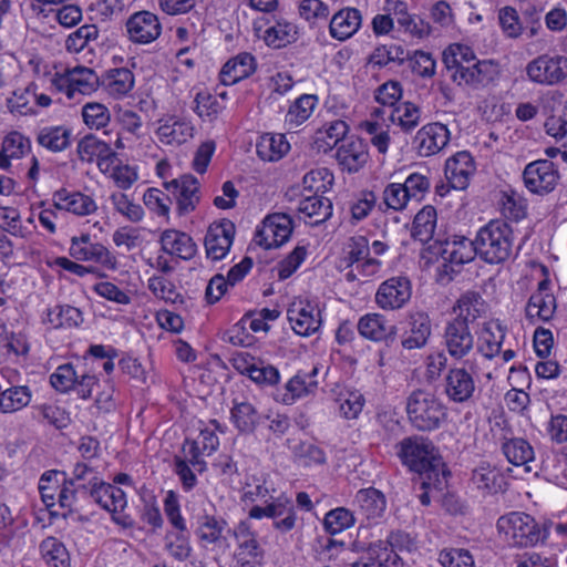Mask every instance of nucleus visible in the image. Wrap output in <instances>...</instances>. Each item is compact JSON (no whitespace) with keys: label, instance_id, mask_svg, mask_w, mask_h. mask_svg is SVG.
<instances>
[{"label":"nucleus","instance_id":"obj_1","mask_svg":"<svg viewBox=\"0 0 567 567\" xmlns=\"http://www.w3.org/2000/svg\"><path fill=\"white\" fill-rule=\"evenodd\" d=\"M398 455L402 463L419 474L425 488L446 487V470L434 444L424 436H409L398 444Z\"/></svg>","mask_w":567,"mask_h":567},{"label":"nucleus","instance_id":"obj_2","mask_svg":"<svg viewBox=\"0 0 567 567\" xmlns=\"http://www.w3.org/2000/svg\"><path fill=\"white\" fill-rule=\"evenodd\" d=\"M474 245L477 256L485 262L502 264L511 257L513 251V229L504 220H491L477 231Z\"/></svg>","mask_w":567,"mask_h":567},{"label":"nucleus","instance_id":"obj_3","mask_svg":"<svg viewBox=\"0 0 567 567\" xmlns=\"http://www.w3.org/2000/svg\"><path fill=\"white\" fill-rule=\"evenodd\" d=\"M497 528L518 547L535 546L545 540L548 535L545 526H540L534 517L520 512H512L499 517Z\"/></svg>","mask_w":567,"mask_h":567},{"label":"nucleus","instance_id":"obj_4","mask_svg":"<svg viewBox=\"0 0 567 567\" xmlns=\"http://www.w3.org/2000/svg\"><path fill=\"white\" fill-rule=\"evenodd\" d=\"M406 412L411 424L420 431H432L445 417V409L431 392L415 390L408 398Z\"/></svg>","mask_w":567,"mask_h":567},{"label":"nucleus","instance_id":"obj_5","mask_svg":"<svg viewBox=\"0 0 567 567\" xmlns=\"http://www.w3.org/2000/svg\"><path fill=\"white\" fill-rule=\"evenodd\" d=\"M530 81L540 85H556L567 79V56L543 54L532 60L526 66Z\"/></svg>","mask_w":567,"mask_h":567},{"label":"nucleus","instance_id":"obj_6","mask_svg":"<svg viewBox=\"0 0 567 567\" xmlns=\"http://www.w3.org/2000/svg\"><path fill=\"white\" fill-rule=\"evenodd\" d=\"M559 173L555 163L548 159H538L526 165L523 179L526 188L534 194H548L555 189L559 181Z\"/></svg>","mask_w":567,"mask_h":567},{"label":"nucleus","instance_id":"obj_7","mask_svg":"<svg viewBox=\"0 0 567 567\" xmlns=\"http://www.w3.org/2000/svg\"><path fill=\"white\" fill-rule=\"evenodd\" d=\"M293 229L292 219L284 213L269 215L257 230L255 241L266 249L277 248L284 245L291 236Z\"/></svg>","mask_w":567,"mask_h":567},{"label":"nucleus","instance_id":"obj_8","mask_svg":"<svg viewBox=\"0 0 567 567\" xmlns=\"http://www.w3.org/2000/svg\"><path fill=\"white\" fill-rule=\"evenodd\" d=\"M439 254L443 260L442 266L439 268L440 277L443 279L446 276L449 280L452 279L453 274L458 271L454 268L455 266L460 267L470 262L477 255L474 240L465 237L452 241L446 240Z\"/></svg>","mask_w":567,"mask_h":567},{"label":"nucleus","instance_id":"obj_9","mask_svg":"<svg viewBox=\"0 0 567 567\" xmlns=\"http://www.w3.org/2000/svg\"><path fill=\"white\" fill-rule=\"evenodd\" d=\"M235 230V224L229 219L213 223L204 240L207 257L212 260L223 259L233 245Z\"/></svg>","mask_w":567,"mask_h":567},{"label":"nucleus","instance_id":"obj_10","mask_svg":"<svg viewBox=\"0 0 567 567\" xmlns=\"http://www.w3.org/2000/svg\"><path fill=\"white\" fill-rule=\"evenodd\" d=\"M443 340L449 354L455 360L463 359L474 348V336L463 319H452L446 323Z\"/></svg>","mask_w":567,"mask_h":567},{"label":"nucleus","instance_id":"obj_11","mask_svg":"<svg viewBox=\"0 0 567 567\" xmlns=\"http://www.w3.org/2000/svg\"><path fill=\"white\" fill-rule=\"evenodd\" d=\"M411 293V282L406 277H392L380 285L375 302L384 310H395L410 300Z\"/></svg>","mask_w":567,"mask_h":567},{"label":"nucleus","instance_id":"obj_12","mask_svg":"<svg viewBox=\"0 0 567 567\" xmlns=\"http://www.w3.org/2000/svg\"><path fill=\"white\" fill-rule=\"evenodd\" d=\"M164 187L176 199L179 215H186L196 208L199 202V183L192 175H183L171 182L164 183Z\"/></svg>","mask_w":567,"mask_h":567},{"label":"nucleus","instance_id":"obj_13","mask_svg":"<svg viewBox=\"0 0 567 567\" xmlns=\"http://www.w3.org/2000/svg\"><path fill=\"white\" fill-rule=\"evenodd\" d=\"M336 158L342 171L357 173L369 161L368 144L358 136H350L338 146Z\"/></svg>","mask_w":567,"mask_h":567},{"label":"nucleus","instance_id":"obj_14","mask_svg":"<svg viewBox=\"0 0 567 567\" xmlns=\"http://www.w3.org/2000/svg\"><path fill=\"white\" fill-rule=\"evenodd\" d=\"M287 315L293 331L300 336H310L321 326L320 310L308 301L292 302Z\"/></svg>","mask_w":567,"mask_h":567},{"label":"nucleus","instance_id":"obj_15","mask_svg":"<svg viewBox=\"0 0 567 567\" xmlns=\"http://www.w3.org/2000/svg\"><path fill=\"white\" fill-rule=\"evenodd\" d=\"M442 61V76L454 83L458 75L466 72L477 60L470 47L454 43L443 51Z\"/></svg>","mask_w":567,"mask_h":567},{"label":"nucleus","instance_id":"obj_16","mask_svg":"<svg viewBox=\"0 0 567 567\" xmlns=\"http://www.w3.org/2000/svg\"><path fill=\"white\" fill-rule=\"evenodd\" d=\"M130 39L136 43H150L161 34L158 18L150 11H140L130 17L126 22Z\"/></svg>","mask_w":567,"mask_h":567},{"label":"nucleus","instance_id":"obj_17","mask_svg":"<svg viewBox=\"0 0 567 567\" xmlns=\"http://www.w3.org/2000/svg\"><path fill=\"white\" fill-rule=\"evenodd\" d=\"M450 141L447 127L441 123L424 125L415 135L414 142L421 156H431L443 150Z\"/></svg>","mask_w":567,"mask_h":567},{"label":"nucleus","instance_id":"obj_18","mask_svg":"<svg viewBox=\"0 0 567 567\" xmlns=\"http://www.w3.org/2000/svg\"><path fill=\"white\" fill-rule=\"evenodd\" d=\"M444 392L455 403L467 402L475 392V381L464 368L450 369L445 377Z\"/></svg>","mask_w":567,"mask_h":567},{"label":"nucleus","instance_id":"obj_19","mask_svg":"<svg viewBox=\"0 0 567 567\" xmlns=\"http://www.w3.org/2000/svg\"><path fill=\"white\" fill-rule=\"evenodd\" d=\"M549 279H543L537 290L529 297L525 312L530 320L537 318L548 321L553 318L556 310V298L549 292Z\"/></svg>","mask_w":567,"mask_h":567},{"label":"nucleus","instance_id":"obj_20","mask_svg":"<svg viewBox=\"0 0 567 567\" xmlns=\"http://www.w3.org/2000/svg\"><path fill=\"white\" fill-rule=\"evenodd\" d=\"M499 75L498 64L492 60L476 61L470 69L460 74L454 82L460 87H481L494 82Z\"/></svg>","mask_w":567,"mask_h":567},{"label":"nucleus","instance_id":"obj_21","mask_svg":"<svg viewBox=\"0 0 567 567\" xmlns=\"http://www.w3.org/2000/svg\"><path fill=\"white\" fill-rule=\"evenodd\" d=\"M474 171L473 157L466 151L456 153L445 163V176L454 189H465Z\"/></svg>","mask_w":567,"mask_h":567},{"label":"nucleus","instance_id":"obj_22","mask_svg":"<svg viewBox=\"0 0 567 567\" xmlns=\"http://www.w3.org/2000/svg\"><path fill=\"white\" fill-rule=\"evenodd\" d=\"M159 241L164 252L184 260L192 259L197 252V245L193 238L184 231L176 229L164 230Z\"/></svg>","mask_w":567,"mask_h":567},{"label":"nucleus","instance_id":"obj_23","mask_svg":"<svg viewBox=\"0 0 567 567\" xmlns=\"http://www.w3.org/2000/svg\"><path fill=\"white\" fill-rule=\"evenodd\" d=\"M54 207L60 210H66L78 216H85L96 210L95 202L82 193H70L61 188L53 194Z\"/></svg>","mask_w":567,"mask_h":567},{"label":"nucleus","instance_id":"obj_24","mask_svg":"<svg viewBox=\"0 0 567 567\" xmlns=\"http://www.w3.org/2000/svg\"><path fill=\"white\" fill-rule=\"evenodd\" d=\"M358 330L362 337L373 341H392L396 334V327L379 313L362 317L358 322Z\"/></svg>","mask_w":567,"mask_h":567},{"label":"nucleus","instance_id":"obj_25","mask_svg":"<svg viewBox=\"0 0 567 567\" xmlns=\"http://www.w3.org/2000/svg\"><path fill=\"white\" fill-rule=\"evenodd\" d=\"M361 13L354 8H344L333 14L329 32L333 39L344 41L351 38L361 25Z\"/></svg>","mask_w":567,"mask_h":567},{"label":"nucleus","instance_id":"obj_26","mask_svg":"<svg viewBox=\"0 0 567 567\" xmlns=\"http://www.w3.org/2000/svg\"><path fill=\"white\" fill-rule=\"evenodd\" d=\"M256 70L254 55L247 52L239 53L228 60L219 73L224 85H231L251 75Z\"/></svg>","mask_w":567,"mask_h":567},{"label":"nucleus","instance_id":"obj_27","mask_svg":"<svg viewBox=\"0 0 567 567\" xmlns=\"http://www.w3.org/2000/svg\"><path fill=\"white\" fill-rule=\"evenodd\" d=\"M159 122L161 125L158 126L156 134L163 144L181 145L193 137L194 128L190 122L186 120L171 116L166 120H161Z\"/></svg>","mask_w":567,"mask_h":567},{"label":"nucleus","instance_id":"obj_28","mask_svg":"<svg viewBox=\"0 0 567 567\" xmlns=\"http://www.w3.org/2000/svg\"><path fill=\"white\" fill-rule=\"evenodd\" d=\"M409 336L403 338L402 347L408 350L424 347L431 336V319L425 312H415L409 317Z\"/></svg>","mask_w":567,"mask_h":567},{"label":"nucleus","instance_id":"obj_29","mask_svg":"<svg viewBox=\"0 0 567 567\" xmlns=\"http://www.w3.org/2000/svg\"><path fill=\"white\" fill-rule=\"evenodd\" d=\"M78 154L80 159L85 162H93L94 158H97L100 167L115 156L110 144L93 134H87L79 141Z\"/></svg>","mask_w":567,"mask_h":567},{"label":"nucleus","instance_id":"obj_30","mask_svg":"<svg viewBox=\"0 0 567 567\" xmlns=\"http://www.w3.org/2000/svg\"><path fill=\"white\" fill-rule=\"evenodd\" d=\"M236 538L238 542V561L249 564L259 561L264 558V549L259 545L255 533H252L246 523H240L237 527Z\"/></svg>","mask_w":567,"mask_h":567},{"label":"nucleus","instance_id":"obj_31","mask_svg":"<svg viewBox=\"0 0 567 567\" xmlns=\"http://www.w3.org/2000/svg\"><path fill=\"white\" fill-rule=\"evenodd\" d=\"M354 503L359 514L368 520L382 517L385 511L384 495L373 487L360 489L355 495Z\"/></svg>","mask_w":567,"mask_h":567},{"label":"nucleus","instance_id":"obj_32","mask_svg":"<svg viewBox=\"0 0 567 567\" xmlns=\"http://www.w3.org/2000/svg\"><path fill=\"white\" fill-rule=\"evenodd\" d=\"M298 210L302 213L311 226H318L329 219L332 215V203L329 198L321 196H307L299 203Z\"/></svg>","mask_w":567,"mask_h":567},{"label":"nucleus","instance_id":"obj_33","mask_svg":"<svg viewBox=\"0 0 567 567\" xmlns=\"http://www.w3.org/2000/svg\"><path fill=\"white\" fill-rule=\"evenodd\" d=\"M227 523L223 518L210 515H204L198 520L196 534L204 546L214 545L223 547L226 544V537L223 535Z\"/></svg>","mask_w":567,"mask_h":567},{"label":"nucleus","instance_id":"obj_34","mask_svg":"<svg viewBox=\"0 0 567 567\" xmlns=\"http://www.w3.org/2000/svg\"><path fill=\"white\" fill-rule=\"evenodd\" d=\"M502 451L507 461L515 466H525L530 471L528 464L534 461L535 453L530 443L523 437H513L502 444Z\"/></svg>","mask_w":567,"mask_h":567},{"label":"nucleus","instance_id":"obj_35","mask_svg":"<svg viewBox=\"0 0 567 567\" xmlns=\"http://www.w3.org/2000/svg\"><path fill=\"white\" fill-rule=\"evenodd\" d=\"M290 145L282 134H265L256 145V152L262 161L275 162L288 153Z\"/></svg>","mask_w":567,"mask_h":567},{"label":"nucleus","instance_id":"obj_36","mask_svg":"<svg viewBox=\"0 0 567 567\" xmlns=\"http://www.w3.org/2000/svg\"><path fill=\"white\" fill-rule=\"evenodd\" d=\"M102 85L114 97L126 95L134 86V75L125 68L110 70L104 79Z\"/></svg>","mask_w":567,"mask_h":567},{"label":"nucleus","instance_id":"obj_37","mask_svg":"<svg viewBox=\"0 0 567 567\" xmlns=\"http://www.w3.org/2000/svg\"><path fill=\"white\" fill-rule=\"evenodd\" d=\"M71 131L64 126H45L37 135V142L51 152H62L70 146Z\"/></svg>","mask_w":567,"mask_h":567},{"label":"nucleus","instance_id":"obj_38","mask_svg":"<svg viewBox=\"0 0 567 567\" xmlns=\"http://www.w3.org/2000/svg\"><path fill=\"white\" fill-rule=\"evenodd\" d=\"M436 227V209L424 206L414 217L411 235L415 240L425 244L433 238Z\"/></svg>","mask_w":567,"mask_h":567},{"label":"nucleus","instance_id":"obj_39","mask_svg":"<svg viewBox=\"0 0 567 567\" xmlns=\"http://www.w3.org/2000/svg\"><path fill=\"white\" fill-rule=\"evenodd\" d=\"M473 485L483 493L496 494L501 488L502 476L498 471L488 463H481L472 472Z\"/></svg>","mask_w":567,"mask_h":567},{"label":"nucleus","instance_id":"obj_40","mask_svg":"<svg viewBox=\"0 0 567 567\" xmlns=\"http://www.w3.org/2000/svg\"><path fill=\"white\" fill-rule=\"evenodd\" d=\"M31 391L24 385H14L7 389L0 386V411L3 413L17 412L29 404Z\"/></svg>","mask_w":567,"mask_h":567},{"label":"nucleus","instance_id":"obj_41","mask_svg":"<svg viewBox=\"0 0 567 567\" xmlns=\"http://www.w3.org/2000/svg\"><path fill=\"white\" fill-rule=\"evenodd\" d=\"M47 321L53 328H75L83 322V316L75 307L69 305L55 306L48 310Z\"/></svg>","mask_w":567,"mask_h":567},{"label":"nucleus","instance_id":"obj_42","mask_svg":"<svg viewBox=\"0 0 567 567\" xmlns=\"http://www.w3.org/2000/svg\"><path fill=\"white\" fill-rule=\"evenodd\" d=\"M264 40L275 49L284 48L297 40V28L292 23L278 21L265 31Z\"/></svg>","mask_w":567,"mask_h":567},{"label":"nucleus","instance_id":"obj_43","mask_svg":"<svg viewBox=\"0 0 567 567\" xmlns=\"http://www.w3.org/2000/svg\"><path fill=\"white\" fill-rule=\"evenodd\" d=\"M483 303L478 292L466 291L460 297L456 307H454V310H458L454 319H463L470 326L481 316Z\"/></svg>","mask_w":567,"mask_h":567},{"label":"nucleus","instance_id":"obj_44","mask_svg":"<svg viewBox=\"0 0 567 567\" xmlns=\"http://www.w3.org/2000/svg\"><path fill=\"white\" fill-rule=\"evenodd\" d=\"M504 338L505 332L499 323L485 326L481 343L478 344V351L487 359L494 358L499 353Z\"/></svg>","mask_w":567,"mask_h":567},{"label":"nucleus","instance_id":"obj_45","mask_svg":"<svg viewBox=\"0 0 567 567\" xmlns=\"http://www.w3.org/2000/svg\"><path fill=\"white\" fill-rule=\"evenodd\" d=\"M231 417L236 427L243 433H251L255 431L260 415L248 402L236 404L231 410Z\"/></svg>","mask_w":567,"mask_h":567},{"label":"nucleus","instance_id":"obj_46","mask_svg":"<svg viewBox=\"0 0 567 567\" xmlns=\"http://www.w3.org/2000/svg\"><path fill=\"white\" fill-rule=\"evenodd\" d=\"M420 109L411 103L404 102L392 111L390 116L393 123H396L404 132L413 131L420 123Z\"/></svg>","mask_w":567,"mask_h":567},{"label":"nucleus","instance_id":"obj_47","mask_svg":"<svg viewBox=\"0 0 567 567\" xmlns=\"http://www.w3.org/2000/svg\"><path fill=\"white\" fill-rule=\"evenodd\" d=\"M71 71V83L73 89L71 92L81 94H90L96 90L100 83L97 74L89 68L76 66Z\"/></svg>","mask_w":567,"mask_h":567},{"label":"nucleus","instance_id":"obj_48","mask_svg":"<svg viewBox=\"0 0 567 567\" xmlns=\"http://www.w3.org/2000/svg\"><path fill=\"white\" fill-rule=\"evenodd\" d=\"M355 522L354 514L344 507L331 509L323 519L324 528L328 533L334 535L353 526Z\"/></svg>","mask_w":567,"mask_h":567},{"label":"nucleus","instance_id":"obj_49","mask_svg":"<svg viewBox=\"0 0 567 567\" xmlns=\"http://www.w3.org/2000/svg\"><path fill=\"white\" fill-rule=\"evenodd\" d=\"M318 370L315 368L311 373H298L289 380L286 389L290 393V401L307 395L317 388V381L313 380ZM285 401L288 402V399Z\"/></svg>","mask_w":567,"mask_h":567},{"label":"nucleus","instance_id":"obj_50","mask_svg":"<svg viewBox=\"0 0 567 567\" xmlns=\"http://www.w3.org/2000/svg\"><path fill=\"white\" fill-rule=\"evenodd\" d=\"M317 102L318 100L316 95L305 94L300 96L289 107L286 116L287 121L297 125L303 123L312 114Z\"/></svg>","mask_w":567,"mask_h":567},{"label":"nucleus","instance_id":"obj_51","mask_svg":"<svg viewBox=\"0 0 567 567\" xmlns=\"http://www.w3.org/2000/svg\"><path fill=\"white\" fill-rule=\"evenodd\" d=\"M40 551L49 566L64 567L66 549L56 538L48 537L42 540L40 544Z\"/></svg>","mask_w":567,"mask_h":567},{"label":"nucleus","instance_id":"obj_52","mask_svg":"<svg viewBox=\"0 0 567 567\" xmlns=\"http://www.w3.org/2000/svg\"><path fill=\"white\" fill-rule=\"evenodd\" d=\"M405 60L404 49L401 45L378 47L369 58V63L382 68L390 62L402 64Z\"/></svg>","mask_w":567,"mask_h":567},{"label":"nucleus","instance_id":"obj_53","mask_svg":"<svg viewBox=\"0 0 567 567\" xmlns=\"http://www.w3.org/2000/svg\"><path fill=\"white\" fill-rule=\"evenodd\" d=\"M97 28L94 24L82 25L68 37L65 48L70 52H80L89 41L97 38Z\"/></svg>","mask_w":567,"mask_h":567},{"label":"nucleus","instance_id":"obj_54","mask_svg":"<svg viewBox=\"0 0 567 567\" xmlns=\"http://www.w3.org/2000/svg\"><path fill=\"white\" fill-rule=\"evenodd\" d=\"M383 202L388 208L393 210L404 209L412 199L406 189L400 183L389 184L383 190Z\"/></svg>","mask_w":567,"mask_h":567},{"label":"nucleus","instance_id":"obj_55","mask_svg":"<svg viewBox=\"0 0 567 567\" xmlns=\"http://www.w3.org/2000/svg\"><path fill=\"white\" fill-rule=\"evenodd\" d=\"M443 567H474V559L468 550L462 548L443 549L439 555Z\"/></svg>","mask_w":567,"mask_h":567},{"label":"nucleus","instance_id":"obj_56","mask_svg":"<svg viewBox=\"0 0 567 567\" xmlns=\"http://www.w3.org/2000/svg\"><path fill=\"white\" fill-rule=\"evenodd\" d=\"M111 200L120 214L125 216L128 220L137 223L142 220L144 210L141 205L132 203L128 197L123 193H114Z\"/></svg>","mask_w":567,"mask_h":567},{"label":"nucleus","instance_id":"obj_57","mask_svg":"<svg viewBox=\"0 0 567 567\" xmlns=\"http://www.w3.org/2000/svg\"><path fill=\"white\" fill-rule=\"evenodd\" d=\"M76 372L71 363H65L55 370L50 377L51 385L59 392L65 393L72 390L76 381Z\"/></svg>","mask_w":567,"mask_h":567},{"label":"nucleus","instance_id":"obj_58","mask_svg":"<svg viewBox=\"0 0 567 567\" xmlns=\"http://www.w3.org/2000/svg\"><path fill=\"white\" fill-rule=\"evenodd\" d=\"M82 116L90 127L101 128L110 122V112L103 104L87 103L83 106Z\"/></svg>","mask_w":567,"mask_h":567},{"label":"nucleus","instance_id":"obj_59","mask_svg":"<svg viewBox=\"0 0 567 567\" xmlns=\"http://www.w3.org/2000/svg\"><path fill=\"white\" fill-rule=\"evenodd\" d=\"M143 202L146 207L157 215L168 216L172 200L163 190L158 188H148L143 196Z\"/></svg>","mask_w":567,"mask_h":567},{"label":"nucleus","instance_id":"obj_60","mask_svg":"<svg viewBox=\"0 0 567 567\" xmlns=\"http://www.w3.org/2000/svg\"><path fill=\"white\" fill-rule=\"evenodd\" d=\"M333 176L327 168H318L308 172L302 178L303 188L318 194L324 192L327 184L331 185Z\"/></svg>","mask_w":567,"mask_h":567},{"label":"nucleus","instance_id":"obj_61","mask_svg":"<svg viewBox=\"0 0 567 567\" xmlns=\"http://www.w3.org/2000/svg\"><path fill=\"white\" fill-rule=\"evenodd\" d=\"M370 254L369 241L364 236H353L349 239L346 248V261L348 265L358 264Z\"/></svg>","mask_w":567,"mask_h":567},{"label":"nucleus","instance_id":"obj_62","mask_svg":"<svg viewBox=\"0 0 567 567\" xmlns=\"http://www.w3.org/2000/svg\"><path fill=\"white\" fill-rule=\"evenodd\" d=\"M412 202H421L430 189V181L425 175L413 173L402 184Z\"/></svg>","mask_w":567,"mask_h":567},{"label":"nucleus","instance_id":"obj_63","mask_svg":"<svg viewBox=\"0 0 567 567\" xmlns=\"http://www.w3.org/2000/svg\"><path fill=\"white\" fill-rule=\"evenodd\" d=\"M1 148L11 158H20L30 148V142L21 133L11 132L3 138Z\"/></svg>","mask_w":567,"mask_h":567},{"label":"nucleus","instance_id":"obj_64","mask_svg":"<svg viewBox=\"0 0 567 567\" xmlns=\"http://www.w3.org/2000/svg\"><path fill=\"white\" fill-rule=\"evenodd\" d=\"M299 13L307 21L316 22L327 20L329 17V7L321 0H302L299 6Z\"/></svg>","mask_w":567,"mask_h":567}]
</instances>
